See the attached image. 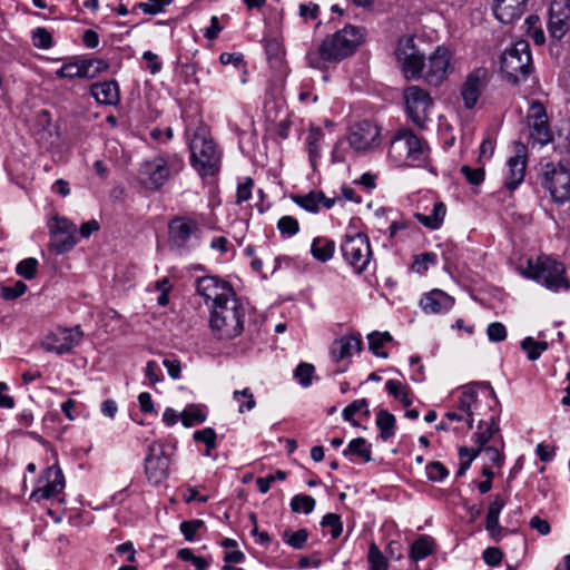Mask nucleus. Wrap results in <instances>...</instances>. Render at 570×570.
Segmentation results:
<instances>
[{"mask_svg":"<svg viewBox=\"0 0 570 570\" xmlns=\"http://www.w3.org/2000/svg\"><path fill=\"white\" fill-rule=\"evenodd\" d=\"M366 31L362 27L347 24L331 36H327L317 50L307 53L308 65L324 69L326 63H337L352 56L364 42Z\"/></svg>","mask_w":570,"mask_h":570,"instance_id":"obj_1","label":"nucleus"},{"mask_svg":"<svg viewBox=\"0 0 570 570\" xmlns=\"http://www.w3.org/2000/svg\"><path fill=\"white\" fill-rule=\"evenodd\" d=\"M524 278L532 279L551 292L568 291L570 282L566 277V267L550 256L541 255L528 258L517 267Z\"/></svg>","mask_w":570,"mask_h":570,"instance_id":"obj_2","label":"nucleus"},{"mask_svg":"<svg viewBox=\"0 0 570 570\" xmlns=\"http://www.w3.org/2000/svg\"><path fill=\"white\" fill-rule=\"evenodd\" d=\"M389 158L397 167H426L430 161V148L410 130H400L391 140Z\"/></svg>","mask_w":570,"mask_h":570,"instance_id":"obj_3","label":"nucleus"},{"mask_svg":"<svg viewBox=\"0 0 570 570\" xmlns=\"http://www.w3.org/2000/svg\"><path fill=\"white\" fill-rule=\"evenodd\" d=\"M183 167L184 161L176 154L156 155L141 163L138 180L146 190L156 191L164 187Z\"/></svg>","mask_w":570,"mask_h":570,"instance_id":"obj_4","label":"nucleus"},{"mask_svg":"<svg viewBox=\"0 0 570 570\" xmlns=\"http://www.w3.org/2000/svg\"><path fill=\"white\" fill-rule=\"evenodd\" d=\"M246 305L237 297L222 305H216L210 312L209 324L213 333L219 340H232L244 331Z\"/></svg>","mask_w":570,"mask_h":570,"instance_id":"obj_5","label":"nucleus"},{"mask_svg":"<svg viewBox=\"0 0 570 570\" xmlns=\"http://www.w3.org/2000/svg\"><path fill=\"white\" fill-rule=\"evenodd\" d=\"M189 148L191 166L203 178L219 171L220 153L205 127H199L194 132Z\"/></svg>","mask_w":570,"mask_h":570,"instance_id":"obj_6","label":"nucleus"},{"mask_svg":"<svg viewBox=\"0 0 570 570\" xmlns=\"http://www.w3.org/2000/svg\"><path fill=\"white\" fill-rule=\"evenodd\" d=\"M500 67L505 78L517 85L524 81L532 71V57L528 41H517L507 48L500 60Z\"/></svg>","mask_w":570,"mask_h":570,"instance_id":"obj_7","label":"nucleus"},{"mask_svg":"<svg viewBox=\"0 0 570 570\" xmlns=\"http://www.w3.org/2000/svg\"><path fill=\"white\" fill-rule=\"evenodd\" d=\"M481 402L476 391L472 386H465L452 396V406L444 416L450 422H462L465 424V432L472 430L475 419L483 415Z\"/></svg>","mask_w":570,"mask_h":570,"instance_id":"obj_8","label":"nucleus"},{"mask_svg":"<svg viewBox=\"0 0 570 570\" xmlns=\"http://www.w3.org/2000/svg\"><path fill=\"white\" fill-rule=\"evenodd\" d=\"M341 250L345 262L356 272H364L372 257L368 237L355 230L347 232L341 244Z\"/></svg>","mask_w":570,"mask_h":570,"instance_id":"obj_9","label":"nucleus"},{"mask_svg":"<svg viewBox=\"0 0 570 570\" xmlns=\"http://www.w3.org/2000/svg\"><path fill=\"white\" fill-rule=\"evenodd\" d=\"M396 62L406 79H419L424 65V52L416 46L413 36L399 39L395 51Z\"/></svg>","mask_w":570,"mask_h":570,"instance_id":"obj_10","label":"nucleus"},{"mask_svg":"<svg viewBox=\"0 0 570 570\" xmlns=\"http://www.w3.org/2000/svg\"><path fill=\"white\" fill-rule=\"evenodd\" d=\"M542 176V185L556 203L563 204L570 199V170L566 165L548 163L543 166Z\"/></svg>","mask_w":570,"mask_h":570,"instance_id":"obj_11","label":"nucleus"},{"mask_svg":"<svg viewBox=\"0 0 570 570\" xmlns=\"http://www.w3.org/2000/svg\"><path fill=\"white\" fill-rule=\"evenodd\" d=\"M452 53L444 46H438L435 50L424 59L420 78L429 85H441L452 71Z\"/></svg>","mask_w":570,"mask_h":570,"instance_id":"obj_12","label":"nucleus"},{"mask_svg":"<svg viewBox=\"0 0 570 570\" xmlns=\"http://www.w3.org/2000/svg\"><path fill=\"white\" fill-rule=\"evenodd\" d=\"M168 228L170 242L179 249L189 250L200 242V224L193 217H176L170 220Z\"/></svg>","mask_w":570,"mask_h":570,"instance_id":"obj_13","label":"nucleus"},{"mask_svg":"<svg viewBox=\"0 0 570 570\" xmlns=\"http://www.w3.org/2000/svg\"><path fill=\"white\" fill-rule=\"evenodd\" d=\"M50 249L57 254L71 250L77 244V226L65 217L55 216L49 223Z\"/></svg>","mask_w":570,"mask_h":570,"instance_id":"obj_14","label":"nucleus"},{"mask_svg":"<svg viewBox=\"0 0 570 570\" xmlns=\"http://www.w3.org/2000/svg\"><path fill=\"white\" fill-rule=\"evenodd\" d=\"M82 337L79 326L75 327H56L45 335L41 347L50 353L62 355L70 352L77 346Z\"/></svg>","mask_w":570,"mask_h":570,"instance_id":"obj_15","label":"nucleus"},{"mask_svg":"<svg viewBox=\"0 0 570 570\" xmlns=\"http://www.w3.org/2000/svg\"><path fill=\"white\" fill-rule=\"evenodd\" d=\"M170 459L161 442H153L145 458V474L149 483L157 485L169 475Z\"/></svg>","mask_w":570,"mask_h":570,"instance_id":"obj_16","label":"nucleus"},{"mask_svg":"<svg viewBox=\"0 0 570 570\" xmlns=\"http://www.w3.org/2000/svg\"><path fill=\"white\" fill-rule=\"evenodd\" d=\"M196 288L197 293L204 297L207 305L212 302V309L216 305L225 304L236 297L233 287L226 281L216 276H204L198 278Z\"/></svg>","mask_w":570,"mask_h":570,"instance_id":"obj_17","label":"nucleus"},{"mask_svg":"<svg viewBox=\"0 0 570 570\" xmlns=\"http://www.w3.org/2000/svg\"><path fill=\"white\" fill-rule=\"evenodd\" d=\"M65 476L58 464L47 468L38 478L30 500L40 502L56 498L65 489Z\"/></svg>","mask_w":570,"mask_h":570,"instance_id":"obj_18","label":"nucleus"},{"mask_svg":"<svg viewBox=\"0 0 570 570\" xmlns=\"http://www.w3.org/2000/svg\"><path fill=\"white\" fill-rule=\"evenodd\" d=\"M406 112L419 127H424L433 106L430 94L419 86H410L404 90Z\"/></svg>","mask_w":570,"mask_h":570,"instance_id":"obj_19","label":"nucleus"},{"mask_svg":"<svg viewBox=\"0 0 570 570\" xmlns=\"http://www.w3.org/2000/svg\"><path fill=\"white\" fill-rule=\"evenodd\" d=\"M529 138L533 144L547 145L552 140L546 108L539 101H532L527 112Z\"/></svg>","mask_w":570,"mask_h":570,"instance_id":"obj_20","label":"nucleus"},{"mask_svg":"<svg viewBox=\"0 0 570 570\" xmlns=\"http://www.w3.org/2000/svg\"><path fill=\"white\" fill-rule=\"evenodd\" d=\"M528 163V148L524 144H515L514 155L507 160L503 175V187L509 191L515 190L524 180Z\"/></svg>","mask_w":570,"mask_h":570,"instance_id":"obj_21","label":"nucleus"},{"mask_svg":"<svg viewBox=\"0 0 570 570\" xmlns=\"http://www.w3.org/2000/svg\"><path fill=\"white\" fill-rule=\"evenodd\" d=\"M380 128L367 121H361L351 127L347 136L350 147L356 151H367L379 142Z\"/></svg>","mask_w":570,"mask_h":570,"instance_id":"obj_22","label":"nucleus"},{"mask_svg":"<svg viewBox=\"0 0 570 570\" xmlns=\"http://www.w3.org/2000/svg\"><path fill=\"white\" fill-rule=\"evenodd\" d=\"M489 80V71L484 67L473 69L461 86V97L466 109H472L482 95Z\"/></svg>","mask_w":570,"mask_h":570,"instance_id":"obj_23","label":"nucleus"},{"mask_svg":"<svg viewBox=\"0 0 570 570\" xmlns=\"http://www.w3.org/2000/svg\"><path fill=\"white\" fill-rule=\"evenodd\" d=\"M361 346L362 338L358 334L344 335L332 343L330 348L331 358L333 362L340 363L358 352Z\"/></svg>","mask_w":570,"mask_h":570,"instance_id":"obj_24","label":"nucleus"},{"mask_svg":"<svg viewBox=\"0 0 570 570\" xmlns=\"http://www.w3.org/2000/svg\"><path fill=\"white\" fill-rule=\"evenodd\" d=\"M529 0H494L493 13L503 23H511L521 18Z\"/></svg>","mask_w":570,"mask_h":570,"instance_id":"obj_25","label":"nucleus"},{"mask_svg":"<svg viewBox=\"0 0 570 570\" xmlns=\"http://www.w3.org/2000/svg\"><path fill=\"white\" fill-rule=\"evenodd\" d=\"M454 305V298L441 289H432L420 301V306L426 314L446 313Z\"/></svg>","mask_w":570,"mask_h":570,"instance_id":"obj_26","label":"nucleus"},{"mask_svg":"<svg viewBox=\"0 0 570 570\" xmlns=\"http://www.w3.org/2000/svg\"><path fill=\"white\" fill-rule=\"evenodd\" d=\"M505 505V500L501 495H497L493 501L490 503L487 519H485V528L490 535L499 541L501 539L502 528L499 524V517L502 509Z\"/></svg>","mask_w":570,"mask_h":570,"instance_id":"obj_27","label":"nucleus"},{"mask_svg":"<svg viewBox=\"0 0 570 570\" xmlns=\"http://www.w3.org/2000/svg\"><path fill=\"white\" fill-rule=\"evenodd\" d=\"M91 95L99 104L115 105L119 100V88L116 81L109 80L91 86Z\"/></svg>","mask_w":570,"mask_h":570,"instance_id":"obj_28","label":"nucleus"},{"mask_svg":"<svg viewBox=\"0 0 570 570\" xmlns=\"http://www.w3.org/2000/svg\"><path fill=\"white\" fill-rule=\"evenodd\" d=\"M446 215V207L442 202H434L429 214L416 213L415 218L426 228L438 229L443 224Z\"/></svg>","mask_w":570,"mask_h":570,"instance_id":"obj_29","label":"nucleus"},{"mask_svg":"<svg viewBox=\"0 0 570 570\" xmlns=\"http://www.w3.org/2000/svg\"><path fill=\"white\" fill-rule=\"evenodd\" d=\"M498 432L499 425L493 416H491L489 420L480 419L478 430L473 435L474 442L479 448H483Z\"/></svg>","mask_w":570,"mask_h":570,"instance_id":"obj_30","label":"nucleus"},{"mask_svg":"<svg viewBox=\"0 0 570 570\" xmlns=\"http://www.w3.org/2000/svg\"><path fill=\"white\" fill-rule=\"evenodd\" d=\"M335 250V243L326 237H316L311 245V254L320 262L330 261Z\"/></svg>","mask_w":570,"mask_h":570,"instance_id":"obj_31","label":"nucleus"},{"mask_svg":"<svg viewBox=\"0 0 570 570\" xmlns=\"http://www.w3.org/2000/svg\"><path fill=\"white\" fill-rule=\"evenodd\" d=\"M395 416L387 410H380L376 413L375 424L380 430V436L386 441L395 434Z\"/></svg>","mask_w":570,"mask_h":570,"instance_id":"obj_32","label":"nucleus"},{"mask_svg":"<svg viewBox=\"0 0 570 570\" xmlns=\"http://www.w3.org/2000/svg\"><path fill=\"white\" fill-rule=\"evenodd\" d=\"M206 419L207 413L205 407L198 404H189L180 413V420L185 428H191L196 424L204 423Z\"/></svg>","mask_w":570,"mask_h":570,"instance_id":"obj_33","label":"nucleus"},{"mask_svg":"<svg viewBox=\"0 0 570 570\" xmlns=\"http://www.w3.org/2000/svg\"><path fill=\"white\" fill-rule=\"evenodd\" d=\"M434 548L435 542L433 538L421 535L412 543L410 557L414 561L423 560L434 551Z\"/></svg>","mask_w":570,"mask_h":570,"instance_id":"obj_34","label":"nucleus"},{"mask_svg":"<svg viewBox=\"0 0 570 570\" xmlns=\"http://www.w3.org/2000/svg\"><path fill=\"white\" fill-rule=\"evenodd\" d=\"M81 78L92 79L108 69L106 60L100 58H79Z\"/></svg>","mask_w":570,"mask_h":570,"instance_id":"obj_35","label":"nucleus"},{"mask_svg":"<svg viewBox=\"0 0 570 570\" xmlns=\"http://www.w3.org/2000/svg\"><path fill=\"white\" fill-rule=\"evenodd\" d=\"M385 390L395 400L400 401L403 406H410L412 404L410 387L401 381L387 380L385 382Z\"/></svg>","mask_w":570,"mask_h":570,"instance_id":"obj_36","label":"nucleus"},{"mask_svg":"<svg viewBox=\"0 0 570 570\" xmlns=\"http://www.w3.org/2000/svg\"><path fill=\"white\" fill-rule=\"evenodd\" d=\"M371 445L367 444L364 438L353 439L343 451L345 456H357L365 462L371 461Z\"/></svg>","mask_w":570,"mask_h":570,"instance_id":"obj_37","label":"nucleus"},{"mask_svg":"<svg viewBox=\"0 0 570 570\" xmlns=\"http://www.w3.org/2000/svg\"><path fill=\"white\" fill-rule=\"evenodd\" d=\"M293 199L303 209L309 213H317L321 208L322 199H324V194L322 191H311L304 196H295Z\"/></svg>","mask_w":570,"mask_h":570,"instance_id":"obj_38","label":"nucleus"},{"mask_svg":"<svg viewBox=\"0 0 570 570\" xmlns=\"http://www.w3.org/2000/svg\"><path fill=\"white\" fill-rule=\"evenodd\" d=\"M370 350L379 357H387V353L382 351V347L392 341L389 332H373L367 335Z\"/></svg>","mask_w":570,"mask_h":570,"instance_id":"obj_39","label":"nucleus"},{"mask_svg":"<svg viewBox=\"0 0 570 570\" xmlns=\"http://www.w3.org/2000/svg\"><path fill=\"white\" fill-rule=\"evenodd\" d=\"M233 400L238 403V413L244 414L255 409L256 401L248 387L233 392Z\"/></svg>","mask_w":570,"mask_h":570,"instance_id":"obj_40","label":"nucleus"},{"mask_svg":"<svg viewBox=\"0 0 570 570\" xmlns=\"http://www.w3.org/2000/svg\"><path fill=\"white\" fill-rule=\"evenodd\" d=\"M282 540L293 549L302 550L308 540V531L306 529L297 531L287 529L282 533Z\"/></svg>","mask_w":570,"mask_h":570,"instance_id":"obj_41","label":"nucleus"},{"mask_svg":"<svg viewBox=\"0 0 570 570\" xmlns=\"http://www.w3.org/2000/svg\"><path fill=\"white\" fill-rule=\"evenodd\" d=\"M521 347L527 353L530 361H535L541 356L542 352L548 348V343L537 342L532 337L528 336L522 340Z\"/></svg>","mask_w":570,"mask_h":570,"instance_id":"obj_42","label":"nucleus"},{"mask_svg":"<svg viewBox=\"0 0 570 570\" xmlns=\"http://www.w3.org/2000/svg\"><path fill=\"white\" fill-rule=\"evenodd\" d=\"M570 18L549 17L548 30L552 38L561 40L569 30Z\"/></svg>","mask_w":570,"mask_h":570,"instance_id":"obj_43","label":"nucleus"},{"mask_svg":"<svg viewBox=\"0 0 570 570\" xmlns=\"http://www.w3.org/2000/svg\"><path fill=\"white\" fill-rule=\"evenodd\" d=\"M193 438L194 441L202 442L206 445L205 455H210L212 451L217 446V434L212 428H205L203 430L195 431Z\"/></svg>","mask_w":570,"mask_h":570,"instance_id":"obj_44","label":"nucleus"},{"mask_svg":"<svg viewBox=\"0 0 570 570\" xmlns=\"http://www.w3.org/2000/svg\"><path fill=\"white\" fill-rule=\"evenodd\" d=\"M289 505L293 512L309 514L315 508V500L307 494H297L292 498Z\"/></svg>","mask_w":570,"mask_h":570,"instance_id":"obj_45","label":"nucleus"},{"mask_svg":"<svg viewBox=\"0 0 570 570\" xmlns=\"http://www.w3.org/2000/svg\"><path fill=\"white\" fill-rule=\"evenodd\" d=\"M361 411H364V414L366 416L370 415L368 403L365 399L355 400L354 402L348 404L343 410L342 416L345 421L352 423L353 425H356V422L353 420V417Z\"/></svg>","mask_w":570,"mask_h":570,"instance_id":"obj_46","label":"nucleus"},{"mask_svg":"<svg viewBox=\"0 0 570 570\" xmlns=\"http://www.w3.org/2000/svg\"><path fill=\"white\" fill-rule=\"evenodd\" d=\"M368 570H386L387 560L375 543H371L367 554Z\"/></svg>","mask_w":570,"mask_h":570,"instance_id":"obj_47","label":"nucleus"},{"mask_svg":"<svg viewBox=\"0 0 570 570\" xmlns=\"http://www.w3.org/2000/svg\"><path fill=\"white\" fill-rule=\"evenodd\" d=\"M315 367L309 363H301L294 371V377L303 387H308L314 377Z\"/></svg>","mask_w":570,"mask_h":570,"instance_id":"obj_48","label":"nucleus"},{"mask_svg":"<svg viewBox=\"0 0 570 570\" xmlns=\"http://www.w3.org/2000/svg\"><path fill=\"white\" fill-rule=\"evenodd\" d=\"M436 264V255L434 253H423L414 257L412 269L417 274H424L430 266Z\"/></svg>","mask_w":570,"mask_h":570,"instance_id":"obj_49","label":"nucleus"},{"mask_svg":"<svg viewBox=\"0 0 570 570\" xmlns=\"http://www.w3.org/2000/svg\"><path fill=\"white\" fill-rule=\"evenodd\" d=\"M321 525L323 528L330 529L333 539H337L343 531V523L341 518L335 513L325 514L321 521Z\"/></svg>","mask_w":570,"mask_h":570,"instance_id":"obj_50","label":"nucleus"},{"mask_svg":"<svg viewBox=\"0 0 570 570\" xmlns=\"http://www.w3.org/2000/svg\"><path fill=\"white\" fill-rule=\"evenodd\" d=\"M277 228L283 236L292 237L299 232V225L296 218L283 216L278 219Z\"/></svg>","mask_w":570,"mask_h":570,"instance_id":"obj_51","label":"nucleus"},{"mask_svg":"<svg viewBox=\"0 0 570 570\" xmlns=\"http://www.w3.org/2000/svg\"><path fill=\"white\" fill-rule=\"evenodd\" d=\"M425 471L428 479L433 482H441L449 474L448 469L439 461L430 462Z\"/></svg>","mask_w":570,"mask_h":570,"instance_id":"obj_52","label":"nucleus"},{"mask_svg":"<svg viewBox=\"0 0 570 570\" xmlns=\"http://www.w3.org/2000/svg\"><path fill=\"white\" fill-rule=\"evenodd\" d=\"M32 42L37 48L49 49L52 47V36L46 28L39 27L32 32Z\"/></svg>","mask_w":570,"mask_h":570,"instance_id":"obj_53","label":"nucleus"},{"mask_svg":"<svg viewBox=\"0 0 570 570\" xmlns=\"http://www.w3.org/2000/svg\"><path fill=\"white\" fill-rule=\"evenodd\" d=\"M56 76L58 78H81V69H80V61L79 59H76L73 61H69L65 63L60 69L56 71Z\"/></svg>","mask_w":570,"mask_h":570,"instance_id":"obj_54","label":"nucleus"},{"mask_svg":"<svg viewBox=\"0 0 570 570\" xmlns=\"http://www.w3.org/2000/svg\"><path fill=\"white\" fill-rule=\"evenodd\" d=\"M173 0H147L140 2L137 7L146 14H157L164 11V9L171 3Z\"/></svg>","mask_w":570,"mask_h":570,"instance_id":"obj_55","label":"nucleus"},{"mask_svg":"<svg viewBox=\"0 0 570 570\" xmlns=\"http://www.w3.org/2000/svg\"><path fill=\"white\" fill-rule=\"evenodd\" d=\"M480 454H482L485 462L492 463L500 468L503 464L504 458L501 450L497 446H483L480 448Z\"/></svg>","mask_w":570,"mask_h":570,"instance_id":"obj_56","label":"nucleus"},{"mask_svg":"<svg viewBox=\"0 0 570 570\" xmlns=\"http://www.w3.org/2000/svg\"><path fill=\"white\" fill-rule=\"evenodd\" d=\"M37 266H38V261L36 258L29 257V258L21 261L17 265L16 272L18 275H20L27 279H31L36 275Z\"/></svg>","mask_w":570,"mask_h":570,"instance_id":"obj_57","label":"nucleus"},{"mask_svg":"<svg viewBox=\"0 0 570 570\" xmlns=\"http://www.w3.org/2000/svg\"><path fill=\"white\" fill-rule=\"evenodd\" d=\"M286 479V473L282 470L276 471L274 474H269L266 478H258L256 480L257 489L261 493H267L272 484L276 481H283Z\"/></svg>","mask_w":570,"mask_h":570,"instance_id":"obj_58","label":"nucleus"},{"mask_svg":"<svg viewBox=\"0 0 570 570\" xmlns=\"http://www.w3.org/2000/svg\"><path fill=\"white\" fill-rule=\"evenodd\" d=\"M205 525L203 520H190L180 523V531L187 541H194L196 533Z\"/></svg>","mask_w":570,"mask_h":570,"instance_id":"obj_59","label":"nucleus"},{"mask_svg":"<svg viewBox=\"0 0 570 570\" xmlns=\"http://www.w3.org/2000/svg\"><path fill=\"white\" fill-rule=\"evenodd\" d=\"M549 17L570 18L569 0H551Z\"/></svg>","mask_w":570,"mask_h":570,"instance_id":"obj_60","label":"nucleus"},{"mask_svg":"<svg viewBox=\"0 0 570 570\" xmlns=\"http://www.w3.org/2000/svg\"><path fill=\"white\" fill-rule=\"evenodd\" d=\"M487 335L491 342H502L507 338V328L500 322H493L488 325Z\"/></svg>","mask_w":570,"mask_h":570,"instance_id":"obj_61","label":"nucleus"},{"mask_svg":"<svg viewBox=\"0 0 570 570\" xmlns=\"http://www.w3.org/2000/svg\"><path fill=\"white\" fill-rule=\"evenodd\" d=\"M461 173L471 185L478 186L484 180V170L481 167L462 166Z\"/></svg>","mask_w":570,"mask_h":570,"instance_id":"obj_62","label":"nucleus"},{"mask_svg":"<svg viewBox=\"0 0 570 570\" xmlns=\"http://www.w3.org/2000/svg\"><path fill=\"white\" fill-rule=\"evenodd\" d=\"M27 291V285L18 281L13 286H4L1 289V295L4 299H14L23 295Z\"/></svg>","mask_w":570,"mask_h":570,"instance_id":"obj_63","label":"nucleus"},{"mask_svg":"<svg viewBox=\"0 0 570 570\" xmlns=\"http://www.w3.org/2000/svg\"><path fill=\"white\" fill-rule=\"evenodd\" d=\"M483 560L490 567H497L501 563L503 554L499 548L490 547L483 551Z\"/></svg>","mask_w":570,"mask_h":570,"instance_id":"obj_64","label":"nucleus"}]
</instances>
